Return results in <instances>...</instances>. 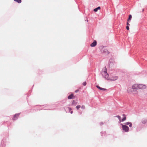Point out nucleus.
<instances>
[{
  "label": "nucleus",
  "mask_w": 147,
  "mask_h": 147,
  "mask_svg": "<svg viewBox=\"0 0 147 147\" xmlns=\"http://www.w3.org/2000/svg\"><path fill=\"white\" fill-rule=\"evenodd\" d=\"M102 74L105 78L107 79V80L109 79L108 78L109 75L107 73L106 68H104L103 69L102 72Z\"/></svg>",
  "instance_id": "f257e3e1"
},
{
  "label": "nucleus",
  "mask_w": 147,
  "mask_h": 147,
  "mask_svg": "<svg viewBox=\"0 0 147 147\" xmlns=\"http://www.w3.org/2000/svg\"><path fill=\"white\" fill-rule=\"evenodd\" d=\"M121 125H122V128L123 130L125 132H127L128 131L129 129L128 126L122 124H121Z\"/></svg>",
  "instance_id": "f03ea898"
},
{
  "label": "nucleus",
  "mask_w": 147,
  "mask_h": 147,
  "mask_svg": "<svg viewBox=\"0 0 147 147\" xmlns=\"http://www.w3.org/2000/svg\"><path fill=\"white\" fill-rule=\"evenodd\" d=\"M139 84H134L132 86V88L133 89H140L139 87Z\"/></svg>",
  "instance_id": "7ed1b4c3"
},
{
  "label": "nucleus",
  "mask_w": 147,
  "mask_h": 147,
  "mask_svg": "<svg viewBox=\"0 0 147 147\" xmlns=\"http://www.w3.org/2000/svg\"><path fill=\"white\" fill-rule=\"evenodd\" d=\"M118 78V77L117 76H115L111 77L110 78L108 79V80H110L112 81H115Z\"/></svg>",
  "instance_id": "20e7f679"
},
{
  "label": "nucleus",
  "mask_w": 147,
  "mask_h": 147,
  "mask_svg": "<svg viewBox=\"0 0 147 147\" xmlns=\"http://www.w3.org/2000/svg\"><path fill=\"white\" fill-rule=\"evenodd\" d=\"M139 89H145L146 88V86L142 84H139Z\"/></svg>",
  "instance_id": "39448f33"
},
{
  "label": "nucleus",
  "mask_w": 147,
  "mask_h": 147,
  "mask_svg": "<svg viewBox=\"0 0 147 147\" xmlns=\"http://www.w3.org/2000/svg\"><path fill=\"white\" fill-rule=\"evenodd\" d=\"M19 114H16L14 116V117L13 119V120H16L19 117Z\"/></svg>",
  "instance_id": "423d86ee"
},
{
  "label": "nucleus",
  "mask_w": 147,
  "mask_h": 147,
  "mask_svg": "<svg viewBox=\"0 0 147 147\" xmlns=\"http://www.w3.org/2000/svg\"><path fill=\"white\" fill-rule=\"evenodd\" d=\"M97 42L96 40H94L93 43L90 45V46L91 47H94L96 45Z\"/></svg>",
  "instance_id": "0eeeda50"
},
{
  "label": "nucleus",
  "mask_w": 147,
  "mask_h": 147,
  "mask_svg": "<svg viewBox=\"0 0 147 147\" xmlns=\"http://www.w3.org/2000/svg\"><path fill=\"white\" fill-rule=\"evenodd\" d=\"M74 98V94H71L70 95H69L68 97V99H71L72 98Z\"/></svg>",
  "instance_id": "6e6552de"
},
{
  "label": "nucleus",
  "mask_w": 147,
  "mask_h": 147,
  "mask_svg": "<svg viewBox=\"0 0 147 147\" xmlns=\"http://www.w3.org/2000/svg\"><path fill=\"white\" fill-rule=\"evenodd\" d=\"M96 86L99 89L101 90H106V89L105 88H103L100 87L99 86Z\"/></svg>",
  "instance_id": "1a4fd4ad"
},
{
  "label": "nucleus",
  "mask_w": 147,
  "mask_h": 147,
  "mask_svg": "<svg viewBox=\"0 0 147 147\" xmlns=\"http://www.w3.org/2000/svg\"><path fill=\"white\" fill-rule=\"evenodd\" d=\"M125 124L127 125H129L130 127H131L132 125L131 123L130 122H127L125 123Z\"/></svg>",
  "instance_id": "9d476101"
},
{
  "label": "nucleus",
  "mask_w": 147,
  "mask_h": 147,
  "mask_svg": "<svg viewBox=\"0 0 147 147\" xmlns=\"http://www.w3.org/2000/svg\"><path fill=\"white\" fill-rule=\"evenodd\" d=\"M123 118L122 119V121H123L126 119V116L125 114H123Z\"/></svg>",
  "instance_id": "9b49d317"
},
{
  "label": "nucleus",
  "mask_w": 147,
  "mask_h": 147,
  "mask_svg": "<svg viewBox=\"0 0 147 147\" xmlns=\"http://www.w3.org/2000/svg\"><path fill=\"white\" fill-rule=\"evenodd\" d=\"M100 7H97V8H96L95 9H94V11H95V12H96L98 10H100Z\"/></svg>",
  "instance_id": "f8f14e48"
},
{
  "label": "nucleus",
  "mask_w": 147,
  "mask_h": 147,
  "mask_svg": "<svg viewBox=\"0 0 147 147\" xmlns=\"http://www.w3.org/2000/svg\"><path fill=\"white\" fill-rule=\"evenodd\" d=\"M132 18V16L131 15H130L129 16V18L127 20V22H129Z\"/></svg>",
  "instance_id": "ddd939ff"
},
{
  "label": "nucleus",
  "mask_w": 147,
  "mask_h": 147,
  "mask_svg": "<svg viewBox=\"0 0 147 147\" xmlns=\"http://www.w3.org/2000/svg\"><path fill=\"white\" fill-rule=\"evenodd\" d=\"M14 1L17 2L18 3H20L22 2L21 0H14Z\"/></svg>",
  "instance_id": "4468645a"
},
{
  "label": "nucleus",
  "mask_w": 147,
  "mask_h": 147,
  "mask_svg": "<svg viewBox=\"0 0 147 147\" xmlns=\"http://www.w3.org/2000/svg\"><path fill=\"white\" fill-rule=\"evenodd\" d=\"M116 117H117L118 119H119V121H120V122H121V117L119 115L118 116H116Z\"/></svg>",
  "instance_id": "2eb2a0df"
},
{
  "label": "nucleus",
  "mask_w": 147,
  "mask_h": 147,
  "mask_svg": "<svg viewBox=\"0 0 147 147\" xmlns=\"http://www.w3.org/2000/svg\"><path fill=\"white\" fill-rule=\"evenodd\" d=\"M81 107V106L80 105H77L76 106V108L78 110L79 109V108H80Z\"/></svg>",
  "instance_id": "dca6fc26"
},
{
  "label": "nucleus",
  "mask_w": 147,
  "mask_h": 147,
  "mask_svg": "<svg viewBox=\"0 0 147 147\" xmlns=\"http://www.w3.org/2000/svg\"><path fill=\"white\" fill-rule=\"evenodd\" d=\"M84 86H85L86 84V82H84L82 84Z\"/></svg>",
  "instance_id": "f3484780"
},
{
  "label": "nucleus",
  "mask_w": 147,
  "mask_h": 147,
  "mask_svg": "<svg viewBox=\"0 0 147 147\" xmlns=\"http://www.w3.org/2000/svg\"><path fill=\"white\" fill-rule=\"evenodd\" d=\"M146 122V121L145 120H143L142 121V123L144 124Z\"/></svg>",
  "instance_id": "a211bd4d"
},
{
  "label": "nucleus",
  "mask_w": 147,
  "mask_h": 147,
  "mask_svg": "<svg viewBox=\"0 0 147 147\" xmlns=\"http://www.w3.org/2000/svg\"><path fill=\"white\" fill-rule=\"evenodd\" d=\"M81 107L82 109H84L85 108V107L84 106V105H83Z\"/></svg>",
  "instance_id": "6ab92c4d"
},
{
  "label": "nucleus",
  "mask_w": 147,
  "mask_h": 147,
  "mask_svg": "<svg viewBox=\"0 0 147 147\" xmlns=\"http://www.w3.org/2000/svg\"><path fill=\"white\" fill-rule=\"evenodd\" d=\"M126 29L127 30H129V27L128 26H127L126 27Z\"/></svg>",
  "instance_id": "aec40b11"
},
{
  "label": "nucleus",
  "mask_w": 147,
  "mask_h": 147,
  "mask_svg": "<svg viewBox=\"0 0 147 147\" xmlns=\"http://www.w3.org/2000/svg\"><path fill=\"white\" fill-rule=\"evenodd\" d=\"M69 111L70 112L71 110V108L69 107Z\"/></svg>",
  "instance_id": "412c9836"
},
{
  "label": "nucleus",
  "mask_w": 147,
  "mask_h": 147,
  "mask_svg": "<svg viewBox=\"0 0 147 147\" xmlns=\"http://www.w3.org/2000/svg\"><path fill=\"white\" fill-rule=\"evenodd\" d=\"M127 26H129V25H130V24H129L128 22H127Z\"/></svg>",
  "instance_id": "4be33fe9"
},
{
  "label": "nucleus",
  "mask_w": 147,
  "mask_h": 147,
  "mask_svg": "<svg viewBox=\"0 0 147 147\" xmlns=\"http://www.w3.org/2000/svg\"><path fill=\"white\" fill-rule=\"evenodd\" d=\"M79 91V90H76L75 91V92H78V91Z\"/></svg>",
  "instance_id": "5701e85b"
},
{
  "label": "nucleus",
  "mask_w": 147,
  "mask_h": 147,
  "mask_svg": "<svg viewBox=\"0 0 147 147\" xmlns=\"http://www.w3.org/2000/svg\"><path fill=\"white\" fill-rule=\"evenodd\" d=\"M70 113H71V114H72L73 113V111H70Z\"/></svg>",
  "instance_id": "b1692460"
}]
</instances>
